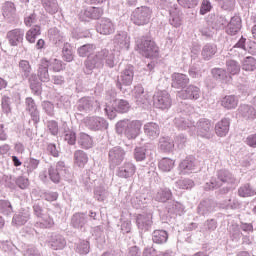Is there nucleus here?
Returning a JSON list of instances; mask_svg holds the SVG:
<instances>
[{"label":"nucleus","mask_w":256,"mask_h":256,"mask_svg":"<svg viewBox=\"0 0 256 256\" xmlns=\"http://www.w3.org/2000/svg\"><path fill=\"white\" fill-rule=\"evenodd\" d=\"M221 105L225 109H235L239 105V99L235 95H228L222 99Z\"/></svg>","instance_id":"nucleus-20"},{"label":"nucleus","mask_w":256,"mask_h":256,"mask_svg":"<svg viewBox=\"0 0 256 256\" xmlns=\"http://www.w3.org/2000/svg\"><path fill=\"white\" fill-rule=\"evenodd\" d=\"M109 157L114 165H121L125 159V151L121 148H114L109 152Z\"/></svg>","instance_id":"nucleus-14"},{"label":"nucleus","mask_w":256,"mask_h":256,"mask_svg":"<svg viewBox=\"0 0 256 256\" xmlns=\"http://www.w3.org/2000/svg\"><path fill=\"white\" fill-rule=\"evenodd\" d=\"M85 65H86L87 69L92 71V69L103 66V59L101 57H99V55H95L92 58L88 57V59L85 62Z\"/></svg>","instance_id":"nucleus-25"},{"label":"nucleus","mask_w":256,"mask_h":256,"mask_svg":"<svg viewBox=\"0 0 256 256\" xmlns=\"http://www.w3.org/2000/svg\"><path fill=\"white\" fill-rule=\"evenodd\" d=\"M175 166V161L169 159V158H163L160 160L158 167L161 171L169 172L173 167Z\"/></svg>","instance_id":"nucleus-31"},{"label":"nucleus","mask_w":256,"mask_h":256,"mask_svg":"<svg viewBox=\"0 0 256 256\" xmlns=\"http://www.w3.org/2000/svg\"><path fill=\"white\" fill-rule=\"evenodd\" d=\"M215 53H217V47L206 45L202 50L203 59L209 60Z\"/></svg>","instance_id":"nucleus-34"},{"label":"nucleus","mask_w":256,"mask_h":256,"mask_svg":"<svg viewBox=\"0 0 256 256\" xmlns=\"http://www.w3.org/2000/svg\"><path fill=\"white\" fill-rule=\"evenodd\" d=\"M30 88L32 89V91L36 94V95H39L41 94V84L37 83H33L31 82L30 83Z\"/></svg>","instance_id":"nucleus-56"},{"label":"nucleus","mask_w":256,"mask_h":256,"mask_svg":"<svg viewBox=\"0 0 256 256\" xmlns=\"http://www.w3.org/2000/svg\"><path fill=\"white\" fill-rule=\"evenodd\" d=\"M4 13H15V4L13 2H6L3 6Z\"/></svg>","instance_id":"nucleus-51"},{"label":"nucleus","mask_w":256,"mask_h":256,"mask_svg":"<svg viewBox=\"0 0 256 256\" xmlns=\"http://www.w3.org/2000/svg\"><path fill=\"white\" fill-rule=\"evenodd\" d=\"M151 9L146 6H141L136 8L131 15V21L134 23V25H138V27H141L143 25H147L149 21H151Z\"/></svg>","instance_id":"nucleus-3"},{"label":"nucleus","mask_w":256,"mask_h":256,"mask_svg":"<svg viewBox=\"0 0 256 256\" xmlns=\"http://www.w3.org/2000/svg\"><path fill=\"white\" fill-rule=\"evenodd\" d=\"M171 197H173V193H171V190H161L157 194V199L161 203H165V202L169 201V199H171Z\"/></svg>","instance_id":"nucleus-38"},{"label":"nucleus","mask_w":256,"mask_h":256,"mask_svg":"<svg viewBox=\"0 0 256 256\" xmlns=\"http://www.w3.org/2000/svg\"><path fill=\"white\" fill-rule=\"evenodd\" d=\"M226 71L229 75H239L241 66L235 60H229L226 62Z\"/></svg>","instance_id":"nucleus-28"},{"label":"nucleus","mask_w":256,"mask_h":256,"mask_svg":"<svg viewBox=\"0 0 256 256\" xmlns=\"http://www.w3.org/2000/svg\"><path fill=\"white\" fill-rule=\"evenodd\" d=\"M41 225L44 226L45 229H51V227L55 225V222L51 216H48L46 219L42 220Z\"/></svg>","instance_id":"nucleus-50"},{"label":"nucleus","mask_w":256,"mask_h":256,"mask_svg":"<svg viewBox=\"0 0 256 256\" xmlns=\"http://www.w3.org/2000/svg\"><path fill=\"white\" fill-rule=\"evenodd\" d=\"M52 69L55 71V73H59V71H63V61L54 59V62L52 63Z\"/></svg>","instance_id":"nucleus-49"},{"label":"nucleus","mask_w":256,"mask_h":256,"mask_svg":"<svg viewBox=\"0 0 256 256\" xmlns=\"http://www.w3.org/2000/svg\"><path fill=\"white\" fill-rule=\"evenodd\" d=\"M51 65V62L47 60V58H42L40 60V64L38 67V78L43 83H48L49 81V66Z\"/></svg>","instance_id":"nucleus-6"},{"label":"nucleus","mask_w":256,"mask_h":256,"mask_svg":"<svg viewBox=\"0 0 256 256\" xmlns=\"http://www.w3.org/2000/svg\"><path fill=\"white\" fill-rule=\"evenodd\" d=\"M238 111L244 119H248V120L256 119V110L252 106H249L247 104L241 105Z\"/></svg>","instance_id":"nucleus-16"},{"label":"nucleus","mask_w":256,"mask_h":256,"mask_svg":"<svg viewBox=\"0 0 256 256\" xmlns=\"http://www.w3.org/2000/svg\"><path fill=\"white\" fill-rule=\"evenodd\" d=\"M109 119H115L117 117V112L116 111H109L108 108L105 109Z\"/></svg>","instance_id":"nucleus-61"},{"label":"nucleus","mask_w":256,"mask_h":256,"mask_svg":"<svg viewBox=\"0 0 256 256\" xmlns=\"http://www.w3.org/2000/svg\"><path fill=\"white\" fill-rule=\"evenodd\" d=\"M179 169L182 175H187V173H191V171L195 170V161L193 158H186L180 163Z\"/></svg>","instance_id":"nucleus-18"},{"label":"nucleus","mask_w":256,"mask_h":256,"mask_svg":"<svg viewBox=\"0 0 256 256\" xmlns=\"http://www.w3.org/2000/svg\"><path fill=\"white\" fill-rule=\"evenodd\" d=\"M242 231L253 233V224L244 223L241 226Z\"/></svg>","instance_id":"nucleus-60"},{"label":"nucleus","mask_w":256,"mask_h":256,"mask_svg":"<svg viewBox=\"0 0 256 256\" xmlns=\"http://www.w3.org/2000/svg\"><path fill=\"white\" fill-rule=\"evenodd\" d=\"M19 69L22 71V73H24L26 77H29L32 71L31 64L27 60H21L19 62Z\"/></svg>","instance_id":"nucleus-36"},{"label":"nucleus","mask_w":256,"mask_h":256,"mask_svg":"<svg viewBox=\"0 0 256 256\" xmlns=\"http://www.w3.org/2000/svg\"><path fill=\"white\" fill-rule=\"evenodd\" d=\"M78 145H80L82 149H91V147H93V138H91L89 134L81 132L78 137Z\"/></svg>","instance_id":"nucleus-19"},{"label":"nucleus","mask_w":256,"mask_h":256,"mask_svg":"<svg viewBox=\"0 0 256 256\" xmlns=\"http://www.w3.org/2000/svg\"><path fill=\"white\" fill-rule=\"evenodd\" d=\"M2 111L6 114L11 113V98L9 96H3L1 100Z\"/></svg>","instance_id":"nucleus-39"},{"label":"nucleus","mask_w":256,"mask_h":256,"mask_svg":"<svg viewBox=\"0 0 256 256\" xmlns=\"http://www.w3.org/2000/svg\"><path fill=\"white\" fill-rule=\"evenodd\" d=\"M45 47V40L39 39L36 43V49H43Z\"/></svg>","instance_id":"nucleus-62"},{"label":"nucleus","mask_w":256,"mask_h":256,"mask_svg":"<svg viewBox=\"0 0 256 256\" xmlns=\"http://www.w3.org/2000/svg\"><path fill=\"white\" fill-rule=\"evenodd\" d=\"M83 221H85V217L83 214L77 213L72 217V223L75 227H79V225H83Z\"/></svg>","instance_id":"nucleus-43"},{"label":"nucleus","mask_w":256,"mask_h":256,"mask_svg":"<svg viewBox=\"0 0 256 256\" xmlns=\"http://www.w3.org/2000/svg\"><path fill=\"white\" fill-rule=\"evenodd\" d=\"M51 247L55 250V251H59V249H63V247H65V240L58 238L54 241H52Z\"/></svg>","instance_id":"nucleus-44"},{"label":"nucleus","mask_w":256,"mask_h":256,"mask_svg":"<svg viewBox=\"0 0 256 256\" xmlns=\"http://www.w3.org/2000/svg\"><path fill=\"white\" fill-rule=\"evenodd\" d=\"M141 127H143V123H141L139 120H134L128 124L125 121H120L116 125V131L118 133L124 132L129 139H135V137L139 135Z\"/></svg>","instance_id":"nucleus-1"},{"label":"nucleus","mask_w":256,"mask_h":256,"mask_svg":"<svg viewBox=\"0 0 256 256\" xmlns=\"http://www.w3.org/2000/svg\"><path fill=\"white\" fill-rule=\"evenodd\" d=\"M153 242L161 245L163 243H167V239H169V234L164 230H156L153 234Z\"/></svg>","instance_id":"nucleus-26"},{"label":"nucleus","mask_w":256,"mask_h":256,"mask_svg":"<svg viewBox=\"0 0 256 256\" xmlns=\"http://www.w3.org/2000/svg\"><path fill=\"white\" fill-rule=\"evenodd\" d=\"M243 71L253 72L256 71V59L253 56H247L242 61Z\"/></svg>","instance_id":"nucleus-23"},{"label":"nucleus","mask_w":256,"mask_h":256,"mask_svg":"<svg viewBox=\"0 0 256 256\" xmlns=\"http://www.w3.org/2000/svg\"><path fill=\"white\" fill-rule=\"evenodd\" d=\"M137 173V167L131 162H125L120 168H118L117 175L122 179H129Z\"/></svg>","instance_id":"nucleus-5"},{"label":"nucleus","mask_w":256,"mask_h":256,"mask_svg":"<svg viewBox=\"0 0 256 256\" xmlns=\"http://www.w3.org/2000/svg\"><path fill=\"white\" fill-rule=\"evenodd\" d=\"M8 83L5 79L0 78V91H3V89H7Z\"/></svg>","instance_id":"nucleus-63"},{"label":"nucleus","mask_w":256,"mask_h":256,"mask_svg":"<svg viewBox=\"0 0 256 256\" xmlns=\"http://www.w3.org/2000/svg\"><path fill=\"white\" fill-rule=\"evenodd\" d=\"M246 143L249 145V147H256V134L248 136Z\"/></svg>","instance_id":"nucleus-55"},{"label":"nucleus","mask_w":256,"mask_h":256,"mask_svg":"<svg viewBox=\"0 0 256 256\" xmlns=\"http://www.w3.org/2000/svg\"><path fill=\"white\" fill-rule=\"evenodd\" d=\"M189 83V77L185 74L181 73H174L172 75V87H175L176 89H181L183 87H186Z\"/></svg>","instance_id":"nucleus-9"},{"label":"nucleus","mask_w":256,"mask_h":256,"mask_svg":"<svg viewBox=\"0 0 256 256\" xmlns=\"http://www.w3.org/2000/svg\"><path fill=\"white\" fill-rule=\"evenodd\" d=\"M47 149L53 157H59V151H57L55 144H49Z\"/></svg>","instance_id":"nucleus-54"},{"label":"nucleus","mask_w":256,"mask_h":256,"mask_svg":"<svg viewBox=\"0 0 256 256\" xmlns=\"http://www.w3.org/2000/svg\"><path fill=\"white\" fill-rule=\"evenodd\" d=\"M245 38H241L239 42L236 44V47H240L241 49H245Z\"/></svg>","instance_id":"nucleus-64"},{"label":"nucleus","mask_w":256,"mask_h":256,"mask_svg":"<svg viewBox=\"0 0 256 256\" xmlns=\"http://www.w3.org/2000/svg\"><path fill=\"white\" fill-rule=\"evenodd\" d=\"M241 30V20H238L237 18H232L227 25L226 33L228 35H237L239 31Z\"/></svg>","instance_id":"nucleus-22"},{"label":"nucleus","mask_w":256,"mask_h":256,"mask_svg":"<svg viewBox=\"0 0 256 256\" xmlns=\"http://www.w3.org/2000/svg\"><path fill=\"white\" fill-rule=\"evenodd\" d=\"M215 131L218 137H225L229 133V120L222 119L215 126Z\"/></svg>","instance_id":"nucleus-21"},{"label":"nucleus","mask_w":256,"mask_h":256,"mask_svg":"<svg viewBox=\"0 0 256 256\" xmlns=\"http://www.w3.org/2000/svg\"><path fill=\"white\" fill-rule=\"evenodd\" d=\"M133 83V70L132 69H126L124 70L120 78L118 79V87L119 89H123V85L129 86Z\"/></svg>","instance_id":"nucleus-11"},{"label":"nucleus","mask_w":256,"mask_h":256,"mask_svg":"<svg viewBox=\"0 0 256 256\" xmlns=\"http://www.w3.org/2000/svg\"><path fill=\"white\" fill-rule=\"evenodd\" d=\"M24 33L21 29H13L7 32V39L11 47H17L19 43H23Z\"/></svg>","instance_id":"nucleus-7"},{"label":"nucleus","mask_w":256,"mask_h":256,"mask_svg":"<svg viewBox=\"0 0 256 256\" xmlns=\"http://www.w3.org/2000/svg\"><path fill=\"white\" fill-rule=\"evenodd\" d=\"M64 139L67 141L68 145H75L77 142V135L73 131H68L66 132Z\"/></svg>","instance_id":"nucleus-41"},{"label":"nucleus","mask_w":256,"mask_h":256,"mask_svg":"<svg viewBox=\"0 0 256 256\" xmlns=\"http://www.w3.org/2000/svg\"><path fill=\"white\" fill-rule=\"evenodd\" d=\"M43 6L49 13H56L57 2L54 0H42Z\"/></svg>","instance_id":"nucleus-37"},{"label":"nucleus","mask_w":256,"mask_h":256,"mask_svg":"<svg viewBox=\"0 0 256 256\" xmlns=\"http://www.w3.org/2000/svg\"><path fill=\"white\" fill-rule=\"evenodd\" d=\"M39 167V160L37 159H30L29 163H28V169H30V171H35V169H37Z\"/></svg>","instance_id":"nucleus-53"},{"label":"nucleus","mask_w":256,"mask_h":256,"mask_svg":"<svg viewBox=\"0 0 256 256\" xmlns=\"http://www.w3.org/2000/svg\"><path fill=\"white\" fill-rule=\"evenodd\" d=\"M212 75L215 79H223V77H225V70L221 68H214L212 70Z\"/></svg>","instance_id":"nucleus-48"},{"label":"nucleus","mask_w":256,"mask_h":256,"mask_svg":"<svg viewBox=\"0 0 256 256\" xmlns=\"http://www.w3.org/2000/svg\"><path fill=\"white\" fill-rule=\"evenodd\" d=\"M95 47L91 44L84 45L78 49V54L80 57H87Z\"/></svg>","instance_id":"nucleus-40"},{"label":"nucleus","mask_w":256,"mask_h":256,"mask_svg":"<svg viewBox=\"0 0 256 256\" xmlns=\"http://www.w3.org/2000/svg\"><path fill=\"white\" fill-rule=\"evenodd\" d=\"M84 123L92 131H99V129L103 127L105 120L101 117H87L85 118Z\"/></svg>","instance_id":"nucleus-10"},{"label":"nucleus","mask_w":256,"mask_h":256,"mask_svg":"<svg viewBox=\"0 0 256 256\" xmlns=\"http://www.w3.org/2000/svg\"><path fill=\"white\" fill-rule=\"evenodd\" d=\"M89 163V156L83 150H76L74 152V165L83 169L85 165Z\"/></svg>","instance_id":"nucleus-13"},{"label":"nucleus","mask_w":256,"mask_h":256,"mask_svg":"<svg viewBox=\"0 0 256 256\" xmlns=\"http://www.w3.org/2000/svg\"><path fill=\"white\" fill-rule=\"evenodd\" d=\"M131 105L127 100H118L115 102V111L118 113H128Z\"/></svg>","instance_id":"nucleus-32"},{"label":"nucleus","mask_w":256,"mask_h":256,"mask_svg":"<svg viewBox=\"0 0 256 256\" xmlns=\"http://www.w3.org/2000/svg\"><path fill=\"white\" fill-rule=\"evenodd\" d=\"M184 7L191 9L193 7H197L199 0H178Z\"/></svg>","instance_id":"nucleus-47"},{"label":"nucleus","mask_w":256,"mask_h":256,"mask_svg":"<svg viewBox=\"0 0 256 256\" xmlns=\"http://www.w3.org/2000/svg\"><path fill=\"white\" fill-rule=\"evenodd\" d=\"M238 195L240 197H253L256 195V191L251 188L249 185L242 186L238 189Z\"/></svg>","instance_id":"nucleus-33"},{"label":"nucleus","mask_w":256,"mask_h":256,"mask_svg":"<svg viewBox=\"0 0 256 256\" xmlns=\"http://www.w3.org/2000/svg\"><path fill=\"white\" fill-rule=\"evenodd\" d=\"M103 13V8L91 7L84 12V15H86V17H89L90 19H101V17H103Z\"/></svg>","instance_id":"nucleus-27"},{"label":"nucleus","mask_w":256,"mask_h":256,"mask_svg":"<svg viewBox=\"0 0 256 256\" xmlns=\"http://www.w3.org/2000/svg\"><path fill=\"white\" fill-rule=\"evenodd\" d=\"M134 157L136 159V161H145V149L143 148H136L135 149V153H134Z\"/></svg>","instance_id":"nucleus-45"},{"label":"nucleus","mask_w":256,"mask_h":256,"mask_svg":"<svg viewBox=\"0 0 256 256\" xmlns=\"http://www.w3.org/2000/svg\"><path fill=\"white\" fill-rule=\"evenodd\" d=\"M26 110L29 111L34 123H39V110H37V104L33 98H26Z\"/></svg>","instance_id":"nucleus-12"},{"label":"nucleus","mask_w":256,"mask_h":256,"mask_svg":"<svg viewBox=\"0 0 256 256\" xmlns=\"http://www.w3.org/2000/svg\"><path fill=\"white\" fill-rule=\"evenodd\" d=\"M97 31L101 35H111L113 31H115V27L113 26V22L107 18H103L100 24L97 26Z\"/></svg>","instance_id":"nucleus-8"},{"label":"nucleus","mask_w":256,"mask_h":256,"mask_svg":"<svg viewBox=\"0 0 256 256\" xmlns=\"http://www.w3.org/2000/svg\"><path fill=\"white\" fill-rule=\"evenodd\" d=\"M218 179L222 183H233V175L226 170L218 171Z\"/></svg>","instance_id":"nucleus-35"},{"label":"nucleus","mask_w":256,"mask_h":256,"mask_svg":"<svg viewBox=\"0 0 256 256\" xmlns=\"http://www.w3.org/2000/svg\"><path fill=\"white\" fill-rule=\"evenodd\" d=\"M0 141H7V133H5V125L0 122Z\"/></svg>","instance_id":"nucleus-59"},{"label":"nucleus","mask_w":256,"mask_h":256,"mask_svg":"<svg viewBox=\"0 0 256 256\" xmlns=\"http://www.w3.org/2000/svg\"><path fill=\"white\" fill-rule=\"evenodd\" d=\"M33 211L37 217H43V208L39 204L33 206Z\"/></svg>","instance_id":"nucleus-57"},{"label":"nucleus","mask_w":256,"mask_h":256,"mask_svg":"<svg viewBox=\"0 0 256 256\" xmlns=\"http://www.w3.org/2000/svg\"><path fill=\"white\" fill-rule=\"evenodd\" d=\"M144 132L148 137H150V139H157L160 133L159 125L153 122H149L144 125Z\"/></svg>","instance_id":"nucleus-17"},{"label":"nucleus","mask_w":256,"mask_h":256,"mask_svg":"<svg viewBox=\"0 0 256 256\" xmlns=\"http://www.w3.org/2000/svg\"><path fill=\"white\" fill-rule=\"evenodd\" d=\"M48 129L52 135H57V133H59V125L56 121L48 122Z\"/></svg>","instance_id":"nucleus-46"},{"label":"nucleus","mask_w":256,"mask_h":256,"mask_svg":"<svg viewBox=\"0 0 256 256\" xmlns=\"http://www.w3.org/2000/svg\"><path fill=\"white\" fill-rule=\"evenodd\" d=\"M39 35H41V26L35 25L26 32V41L28 43H35Z\"/></svg>","instance_id":"nucleus-24"},{"label":"nucleus","mask_w":256,"mask_h":256,"mask_svg":"<svg viewBox=\"0 0 256 256\" xmlns=\"http://www.w3.org/2000/svg\"><path fill=\"white\" fill-rule=\"evenodd\" d=\"M63 167H65V164L63 162H58L56 167L51 166L48 169L49 177L53 183H59V181H61V175L59 172L63 169Z\"/></svg>","instance_id":"nucleus-15"},{"label":"nucleus","mask_w":256,"mask_h":256,"mask_svg":"<svg viewBox=\"0 0 256 256\" xmlns=\"http://www.w3.org/2000/svg\"><path fill=\"white\" fill-rule=\"evenodd\" d=\"M136 43H137V49L147 59H151L159 55V47L157 46V44H155L154 41L149 40L145 37H142L138 39Z\"/></svg>","instance_id":"nucleus-2"},{"label":"nucleus","mask_w":256,"mask_h":256,"mask_svg":"<svg viewBox=\"0 0 256 256\" xmlns=\"http://www.w3.org/2000/svg\"><path fill=\"white\" fill-rule=\"evenodd\" d=\"M154 104L159 109H169L171 107V95L167 91H158L154 96Z\"/></svg>","instance_id":"nucleus-4"},{"label":"nucleus","mask_w":256,"mask_h":256,"mask_svg":"<svg viewBox=\"0 0 256 256\" xmlns=\"http://www.w3.org/2000/svg\"><path fill=\"white\" fill-rule=\"evenodd\" d=\"M25 26L26 27H31V25H33L35 23V15H30L28 17L25 18L24 20Z\"/></svg>","instance_id":"nucleus-58"},{"label":"nucleus","mask_w":256,"mask_h":256,"mask_svg":"<svg viewBox=\"0 0 256 256\" xmlns=\"http://www.w3.org/2000/svg\"><path fill=\"white\" fill-rule=\"evenodd\" d=\"M62 58L67 63H71V61H73L74 56H73V49L71 48V44L69 43L64 44L62 48Z\"/></svg>","instance_id":"nucleus-30"},{"label":"nucleus","mask_w":256,"mask_h":256,"mask_svg":"<svg viewBox=\"0 0 256 256\" xmlns=\"http://www.w3.org/2000/svg\"><path fill=\"white\" fill-rule=\"evenodd\" d=\"M185 93L186 94L182 96V99H198L200 89L197 86L190 85L187 87Z\"/></svg>","instance_id":"nucleus-29"},{"label":"nucleus","mask_w":256,"mask_h":256,"mask_svg":"<svg viewBox=\"0 0 256 256\" xmlns=\"http://www.w3.org/2000/svg\"><path fill=\"white\" fill-rule=\"evenodd\" d=\"M211 11V2L209 0H203L200 8V15H206Z\"/></svg>","instance_id":"nucleus-42"},{"label":"nucleus","mask_w":256,"mask_h":256,"mask_svg":"<svg viewBox=\"0 0 256 256\" xmlns=\"http://www.w3.org/2000/svg\"><path fill=\"white\" fill-rule=\"evenodd\" d=\"M58 197H59V194H57V192H48L44 194L45 201H49V202L57 201Z\"/></svg>","instance_id":"nucleus-52"}]
</instances>
